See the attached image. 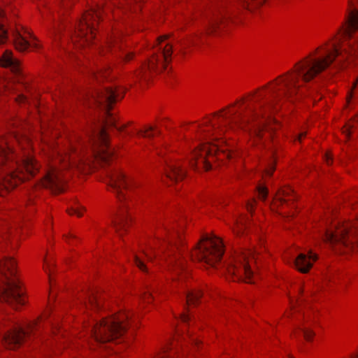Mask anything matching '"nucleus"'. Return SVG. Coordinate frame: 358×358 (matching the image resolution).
I'll use <instances>...</instances> for the list:
<instances>
[{"label":"nucleus","instance_id":"nucleus-45","mask_svg":"<svg viewBox=\"0 0 358 358\" xmlns=\"http://www.w3.org/2000/svg\"><path fill=\"white\" fill-rule=\"evenodd\" d=\"M161 358H167L165 355H163Z\"/></svg>","mask_w":358,"mask_h":358},{"label":"nucleus","instance_id":"nucleus-6","mask_svg":"<svg viewBox=\"0 0 358 358\" xmlns=\"http://www.w3.org/2000/svg\"><path fill=\"white\" fill-rule=\"evenodd\" d=\"M172 48L166 36L159 37L152 48L150 57L138 71L136 76L148 80L152 74L159 73L165 69L171 60Z\"/></svg>","mask_w":358,"mask_h":358},{"label":"nucleus","instance_id":"nucleus-43","mask_svg":"<svg viewBox=\"0 0 358 358\" xmlns=\"http://www.w3.org/2000/svg\"><path fill=\"white\" fill-rule=\"evenodd\" d=\"M351 358H358V354L357 355H355V356H352Z\"/></svg>","mask_w":358,"mask_h":358},{"label":"nucleus","instance_id":"nucleus-10","mask_svg":"<svg viewBox=\"0 0 358 358\" xmlns=\"http://www.w3.org/2000/svg\"><path fill=\"white\" fill-rule=\"evenodd\" d=\"M255 251L245 250L234 257L228 263L223 264V267L234 280H243L248 283H252L254 282L253 273L251 270L250 259L255 260Z\"/></svg>","mask_w":358,"mask_h":358},{"label":"nucleus","instance_id":"nucleus-47","mask_svg":"<svg viewBox=\"0 0 358 358\" xmlns=\"http://www.w3.org/2000/svg\"><path fill=\"white\" fill-rule=\"evenodd\" d=\"M290 358H292V357H290Z\"/></svg>","mask_w":358,"mask_h":358},{"label":"nucleus","instance_id":"nucleus-35","mask_svg":"<svg viewBox=\"0 0 358 358\" xmlns=\"http://www.w3.org/2000/svg\"><path fill=\"white\" fill-rule=\"evenodd\" d=\"M180 318H181L182 321L184 322H187L189 320H190V316L189 314H187V313H182L180 316Z\"/></svg>","mask_w":358,"mask_h":358},{"label":"nucleus","instance_id":"nucleus-7","mask_svg":"<svg viewBox=\"0 0 358 358\" xmlns=\"http://www.w3.org/2000/svg\"><path fill=\"white\" fill-rule=\"evenodd\" d=\"M130 318L129 313L103 318L91 328V335L97 343H104L113 341L125 332Z\"/></svg>","mask_w":358,"mask_h":358},{"label":"nucleus","instance_id":"nucleus-21","mask_svg":"<svg viewBox=\"0 0 358 358\" xmlns=\"http://www.w3.org/2000/svg\"><path fill=\"white\" fill-rule=\"evenodd\" d=\"M128 222L129 217L125 208L121 209L120 213L112 220L114 228L120 235H122L121 231L126 227Z\"/></svg>","mask_w":358,"mask_h":358},{"label":"nucleus","instance_id":"nucleus-20","mask_svg":"<svg viewBox=\"0 0 358 358\" xmlns=\"http://www.w3.org/2000/svg\"><path fill=\"white\" fill-rule=\"evenodd\" d=\"M0 64L3 67L10 68V70L16 74H20V66L19 61L15 59L12 55V52L6 50L0 58Z\"/></svg>","mask_w":358,"mask_h":358},{"label":"nucleus","instance_id":"nucleus-12","mask_svg":"<svg viewBox=\"0 0 358 358\" xmlns=\"http://www.w3.org/2000/svg\"><path fill=\"white\" fill-rule=\"evenodd\" d=\"M108 177L110 188L117 194L120 200L130 197L133 194H138L141 187L139 180L126 176L119 170L110 172Z\"/></svg>","mask_w":358,"mask_h":358},{"label":"nucleus","instance_id":"nucleus-31","mask_svg":"<svg viewBox=\"0 0 358 358\" xmlns=\"http://www.w3.org/2000/svg\"><path fill=\"white\" fill-rule=\"evenodd\" d=\"M6 39L7 31L1 25H0V43H4Z\"/></svg>","mask_w":358,"mask_h":358},{"label":"nucleus","instance_id":"nucleus-13","mask_svg":"<svg viewBox=\"0 0 358 358\" xmlns=\"http://www.w3.org/2000/svg\"><path fill=\"white\" fill-rule=\"evenodd\" d=\"M100 14V8L96 7L83 15L75 31V36L72 37L74 43H77L78 39L80 41V46L84 43H90L94 35V22L99 20Z\"/></svg>","mask_w":358,"mask_h":358},{"label":"nucleus","instance_id":"nucleus-22","mask_svg":"<svg viewBox=\"0 0 358 358\" xmlns=\"http://www.w3.org/2000/svg\"><path fill=\"white\" fill-rule=\"evenodd\" d=\"M184 295L186 299V302L188 306L194 305L197 303L199 298L201 296V293L199 290H185Z\"/></svg>","mask_w":358,"mask_h":358},{"label":"nucleus","instance_id":"nucleus-15","mask_svg":"<svg viewBox=\"0 0 358 358\" xmlns=\"http://www.w3.org/2000/svg\"><path fill=\"white\" fill-rule=\"evenodd\" d=\"M36 324H29L27 330L22 327L17 326L8 331L2 337V341L6 348L14 349L22 343L24 338L28 335L29 331H32Z\"/></svg>","mask_w":358,"mask_h":358},{"label":"nucleus","instance_id":"nucleus-30","mask_svg":"<svg viewBox=\"0 0 358 358\" xmlns=\"http://www.w3.org/2000/svg\"><path fill=\"white\" fill-rule=\"evenodd\" d=\"M258 193H259V197L260 199L264 201L266 200L268 194V190L264 187H258Z\"/></svg>","mask_w":358,"mask_h":358},{"label":"nucleus","instance_id":"nucleus-41","mask_svg":"<svg viewBox=\"0 0 358 358\" xmlns=\"http://www.w3.org/2000/svg\"><path fill=\"white\" fill-rule=\"evenodd\" d=\"M145 256H146V257L148 258V259H149V260H152V257H151L150 255L146 254V255H145Z\"/></svg>","mask_w":358,"mask_h":358},{"label":"nucleus","instance_id":"nucleus-11","mask_svg":"<svg viewBox=\"0 0 358 358\" xmlns=\"http://www.w3.org/2000/svg\"><path fill=\"white\" fill-rule=\"evenodd\" d=\"M166 236L164 241L167 256V264L169 269L178 273L185 268L186 260L183 257L180 248L182 244V237L179 231L173 230L171 231L166 229Z\"/></svg>","mask_w":358,"mask_h":358},{"label":"nucleus","instance_id":"nucleus-2","mask_svg":"<svg viewBox=\"0 0 358 358\" xmlns=\"http://www.w3.org/2000/svg\"><path fill=\"white\" fill-rule=\"evenodd\" d=\"M124 90L116 87H106L98 90L92 94L94 104L101 107L105 110L104 126L92 131L87 136V141L79 140L77 143H71L69 147L64 150H56V159L52 164L48 165L45 175L41 181V185L51 189L53 192H61L64 190V178L57 164H63L66 168L70 165L81 169L83 165L87 164L92 158L103 162H108L113 156L114 150L108 145L106 127H115L122 131L124 126L118 127L115 118L110 113L111 105L123 97Z\"/></svg>","mask_w":358,"mask_h":358},{"label":"nucleus","instance_id":"nucleus-27","mask_svg":"<svg viewBox=\"0 0 358 358\" xmlns=\"http://www.w3.org/2000/svg\"><path fill=\"white\" fill-rule=\"evenodd\" d=\"M134 262L136 265L143 271H147V266H145L144 261L140 257L135 256Z\"/></svg>","mask_w":358,"mask_h":358},{"label":"nucleus","instance_id":"nucleus-23","mask_svg":"<svg viewBox=\"0 0 358 358\" xmlns=\"http://www.w3.org/2000/svg\"><path fill=\"white\" fill-rule=\"evenodd\" d=\"M292 194L293 190L290 187H284L278 190L277 197L280 203H283L287 201L286 197L291 196Z\"/></svg>","mask_w":358,"mask_h":358},{"label":"nucleus","instance_id":"nucleus-26","mask_svg":"<svg viewBox=\"0 0 358 358\" xmlns=\"http://www.w3.org/2000/svg\"><path fill=\"white\" fill-rule=\"evenodd\" d=\"M301 331L306 341H310L314 336L313 331L308 327L301 328Z\"/></svg>","mask_w":358,"mask_h":358},{"label":"nucleus","instance_id":"nucleus-46","mask_svg":"<svg viewBox=\"0 0 358 358\" xmlns=\"http://www.w3.org/2000/svg\"><path fill=\"white\" fill-rule=\"evenodd\" d=\"M350 6H352V2L350 1Z\"/></svg>","mask_w":358,"mask_h":358},{"label":"nucleus","instance_id":"nucleus-18","mask_svg":"<svg viewBox=\"0 0 358 358\" xmlns=\"http://www.w3.org/2000/svg\"><path fill=\"white\" fill-rule=\"evenodd\" d=\"M166 176L171 181L178 182L184 178L185 171L179 163H169L166 165Z\"/></svg>","mask_w":358,"mask_h":358},{"label":"nucleus","instance_id":"nucleus-4","mask_svg":"<svg viewBox=\"0 0 358 358\" xmlns=\"http://www.w3.org/2000/svg\"><path fill=\"white\" fill-rule=\"evenodd\" d=\"M15 261L5 258L0 261V301L18 308L26 301L24 292L15 278Z\"/></svg>","mask_w":358,"mask_h":358},{"label":"nucleus","instance_id":"nucleus-42","mask_svg":"<svg viewBox=\"0 0 358 358\" xmlns=\"http://www.w3.org/2000/svg\"><path fill=\"white\" fill-rule=\"evenodd\" d=\"M327 280H328L329 282H330V281L331 280V278H330V277H329V276H327Z\"/></svg>","mask_w":358,"mask_h":358},{"label":"nucleus","instance_id":"nucleus-25","mask_svg":"<svg viewBox=\"0 0 358 358\" xmlns=\"http://www.w3.org/2000/svg\"><path fill=\"white\" fill-rule=\"evenodd\" d=\"M89 304L94 308H99L101 307V299L98 297V296L92 293L91 295L88 297Z\"/></svg>","mask_w":358,"mask_h":358},{"label":"nucleus","instance_id":"nucleus-3","mask_svg":"<svg viewBox=\"0 0 358 358\" xmlns=\"http://www.w3.org/2000/svg\"><path fill=\"white\" fill-rule=\"evenodd\" d=\"M0 166L6 172L0 180V196L34 176L39 169L37 162L29 154L24 155L20 163L9 142L3 137H0Z\"/></svg>","mask_w":358,"mask_h":358},{"label":"nucleus","instance_id":"nucleus-39","mask_svg":"<svg viewBox=\"0 0 358 358\" xmlns=\"http://www.w3.org/2000/svg\"><path fill=\"white\" fill-rule=\"evenodd\" d=\"M252 208H253L252 203H248V210L250 211H252Z\"/></svg>","mask_w":358,"mask_h":358},{"label":"nucleus","instance_id":"nucleus-19","mask_svg":"<svg viewBox=\"0 0 358 358\" xmlns=\"http://www.w3.org/2000/svg\"><path fill=\"white\" fill-rule=\"evenodd\" d=\"M31 41H28L27 37L22 36L20 32L15 34L14 43L17 50L19 51H24L29 47L37 48L38 45L36 41V38L32 36L29 32H27Z\"/></svg>","mask_w":358,"mask_h":358},{"label":"nucleus","instance_id":"nucleus-33","mask_svg":"<svg viewBox=\"0 0 358 358\" xmlns=\"http://www.w3.org/2000/svg\"><path fill=\"white\" fill-rule=\"evenodd\" d=\"M152 291V289H148L147 292H145L143 296L144 301L150 302V301H151L153 299Z\"/></svg>","mask_w":358,"mask_h":358},{"label":"nucleus","instance_id":"nucleus-37","mask_svg":"<svg viewBox=\"0 0 358 358\" xmlns=\"http://www.w3.org/2000/svg\"><path fill=\"white\" fill-rule=\"evenodd\" d=\"M325 159H326V162L327 164H329L330 162L331 161V156L330 155V154H325Z\"/></svg>","mask_w":358,"mask_h":358},{"label":"nucleus","instance_id":"nucleus-38","mask_svg":"<svg viewBox=\"0 0 358 358\" xmlns=\"http://www.w3.org/2000/svg\"><path fill=\"white\" fill-rule=\"evenodd\" d=\"M344 133L346 134V136H349L350 134V127H346L345 130L344 131Z\"/></svg>","mask_w":358,"mask_h":358},{"label":"nucleus","instance_id":"nucleus-32","mask_svg":"<svg viewBox=\"0 0 358 358\" xmlns=\"http://www.w3.org/2000/svg\"><path fill=\"white\" fill-rule=\"evenodd\" d=\"M107 71L106 70H101L98 73H94V78L98 81L100 82L102 79L105 78L106 77Z\"/></svg>","mask_w":358,"mask_h":358},{"label":"nucleus","instance_id":"nucleus-16","mask_svg":"<svg viewBox=\"0 0 358 358\" xmlns=\"http://www.w3.org/2000/svg\"><path fill=\"white\" fill-rule=\"evenodd\" d=\"M317 259L316 254L309 251L308 255L301 253L294 260L296 268L301 273H307L313 266V263Z\"/></svg>","mask_w":358,"mask_h":358},{"label":"nucleus","instance_id":"nucleus-40","mask_svg":"<svg viewBox=\"0 0 358 358\" xmlns=\"http://www.w3.org/2000/svg\"><path fill=\"white\" fill-rule=\"evenodd\" d=\"M306 136V133H301L299 136H298V141H301V138L303 136Z\"/></svg>","mask_w":358,"mask_h":358},{"label":"nucleus","instance_id":"nucleus-36","mask_svg":"<svg viewBox=\"0 0 358 358\" xmlns=\"http://www.w3.org/2000/svg\"><path fill=\"white\" fill-rule=\"evenodd\" d=\"M27 100V97L23 94L19 95L17 97V101L19 102H24Z\"/></svg>","mask_w":358,"mask_h":358},{"label":"nucleus","instance_id":"nucleus-1","mask_svg":"<svg viewBox=\"0 0 358 358\" xmlns=\"http://www.w3.org/2000/svg\"><path fill=\"white\" fill-rule=\"evenodd\" d=\"M343 35L350 41L326 44L323 52L318 57L310 54L297 62L294 69L278 76L263 87L264 92L252 95L250 103L240 109V111H229L222 115V112L215 115L211 122L213 132L224 133L232 124H251L250 129L255 136L261 138L264 129H273L266 126L264 121H259L262 111L266 109L277 110L278 105L284 100H292L303 83L313 80L325 70L338 56L358 52V10L349 12L343 27Z\"/></svg>","mask_w":358,"mask_h":358},{"label":"nucleus","instance_id":"nucleus-14","mask_svg":"<svg viewBox=\"0 0 358 358\" xmlns=\"http://www.w3.org/2000/svg\"><path fill=\"white\" fill-rule=\"evenodd\" d=\"M210 142L207 141L203 144H200L197 148L192 153V159L190 164L192 168L202 167L206 171H208L211 169V164L210 162L206 159L207 155H213L218 150V145H213L212 148H209L208 145Z\"/></svg>","mask_w":358,"mask_h":358},{"label":"nucleus","instance_id":"nucleus-24","mask_svg":"<svg viewBox=\"0 0 358 358\" xmlns=\"http://www.w3.org/2000/svg\"><path fill=\"white\" fill-rule=\"evenodd\" d=\"M265 0H241L240 3L243 7L252 10L253 7L262 5Z\"/></svg>","mask_w":358,"mask_h":358},{"label":"nucleus","instance_id":"nucleus-5","mask_svg":"<svg viewBox=\"0 0 358 358\" xmlns=\"http://www.w3.org/2000/svg\"><path fill=\"white\" fill-rule=\"evenodd\" d=\"M225 3H219L215 5L207 13H203L199 15V21L202 29L194 34V35L180 41V51L185 53V50L190 45H196V41L203 34H213L224 27L227 22L228 13Z\"/></svg>","mask_w":358,"mask_h":358},{"label":"nucleus","instance_id":"nucleus-17","mask_svg":"<svg viewBox=\"0 0 358 358\" xmlns=\"http://www.w3.org/2000/svg\"><path fill=\"white\" fill-rule=\"evenodd\" d=\"M120 35L119 34H113L108 39V49L113 54L120 52V57L122 60H129L132 57V53L122 49L119 44Z\"/></svg>","mask_w":358,"mask_h":358},{"label":"nucleus","instance_id":"nucleus-34","mask_svg":"<svg viewBox=\"0 0 358 358\" xmlns=\"http://www.w3.org/2000/svg\"><path fill=\"white\" fill-rule=\"evenodd\" d=\"M274 170H275V166H274V164H273V162H271V163L268 165V168H267V169H266V174H267L268 176H271V175H272V173H273V172L274 171Z\"/></svg>","mask_w":358,"mask_h":358},{"label":"nucleus","instance_id":"nucleus-44","mask_svg":"<svg viewBox=\"0 0 358 358\" xmlns=\"http://www.w3.org/2000/svg\"><path fill=\"white\" fill-rule=\"evenodd\" d=\"M192 341L194 343L195 345H197V341L195 339H193Z\"/></svg>","mask_w":358,"mask_h":358},{"label":"nucleus","instance_id":"nucleus-9","mask_svg":"<svg viewBox=\"0 0 358 358\" xmlns=\"http://www.w3.org/2000/svg\"><path fill=\"white\" fill-rule=\"evenodd\" d=\"M201 241L203 243L198 244L194 252L192 253V259L212 267H216L217 264L222 265L220 262L224 253L222 240L216 236H205Z\"/></svg>","mask_w":358,"mask_h":358},{"label":"nucleus","instance_id":"nucleus-28","mask_svg":"<svg viewBox=\"0 0 358 358\" xmlns=\"http://www.w3.org/2000/svg\"><path fill=\"white\" fill-rule=\"evenodd\" d=\"M82 209L83 207L78 205L76 207H73L71 210H69L68 213L70 215H76L78 217H81L83 215Z\"/></svg>","mask_w":358,"mask_h":358},{"label":"nucleus","instance_id":"nucleus-29","mask_svg":"<svg viewBox=\"0 0 358 358\" xmlns=\"http://www.w3.org/2000/svg\"><path fill=\"white\" fill-rule=\"evenodd\" d=\"M153 130H154V129L152 127H149L145 130L139 131L138 134L143 137L151 138L153 136V134L152 133L153 131Z\"/></svg>","mask_w":358,"mask_h":358},{"label":"nucleus","instance_id":"nucleus-8","mask_svg":"<svg viewBox=\"0 0 358 358\" xmlns=\"http://www.w3.org/2000/svg\"><path fill=\"white\" fill-rule=\"evenodd\" d=\"M324 238L331 245L343 247L348 250H356L358 248V220L339 224L335 230L327 231Z\"/></svg>","mask_w":358,"mask_h":358}]
</instances>
